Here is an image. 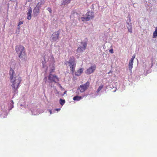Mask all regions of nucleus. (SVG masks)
Masks as SVG:
<instances>
[{
	"label": "nucleus",
	"instance_id": "nucleus-1",
	"mask_svg": "<svg viewBox=\"0 0 157 157\" xmlns=\"http://www.w3.org/2000/svg\"><path fill=\"white\" fill-rule=\"evenodd\" d=\"M15 50L18 55L19 57L22 59L26 58L25 53L24 47L21 45H17L16 46Z\"/></svg>",
	"mask_w": 157,
	"mask_h": 157
},
{
	"label": "nucleus",
	"instance_id": "nucleus-2",
	"mask_svg": "<svg viewBox=\"0 0 157 157\" xmlns=\"http://www.w3.org/2000/svg\"><path fill=\"white\" fill-rule=\"evenodd\" d=\"M21 81V78L19 76H17L14 78H12L10 79L12 83V87L15 90L17 89Z\"/></svg>",
	"mask_w": 157,
	"mask_h": 157
},
{
	"label": "nucleus",
	"instance_id": "nucleus-3",
	"mask_svg": "<svg viewBox=\"0 0 157 157\" xmlns=\"http://www.w3.org/2000/svg\"><path fill=\"white\" fill-rule=\"evenodd\" d=\"M89 85V83L88 82L83 85H80L78 88L77 92V94H79L81 93L84 92L88 87Z\"/></svg>",
	"mask_w": 157,
	"mask_h": 157
},
{
	"label": "nucleus",
	"instance_id": "nucleus-4",
	"mask_svg": "<svg viewBox=\"0 0 157 157\" xmlns=\"http://www.w3.org/2000/svg\"><path fill=\"white\" fill-rule=\"evenodd\" d=\"M43 1H41L39 2L34 8L33 11V15L35 16H36L38 15L40 12V8L41 6L44 4Z\"/></svg>",
	"mask_w": 157,
	"mask_h": 157
},
{
	"label": "nucleus",
	"instance_id": "nucleus-5",
	"mask_svg": "<svg viewBox=\"0 0 157 157\" xmlns=\"http://www.w3.org/2000/svg\"><path fill=\"white\" fill-rule=\"evenodd\" d=\"M66 65H69L71 69V70L73 73L75 70V63L74 60L73 58H71L69 60V61H67L65 63Z\"/></svg>",
	"mask_w": 157,
	"mask_h": 157
},
{
	"label": "nucleus",
	"instance_id": "nucleus-6",
	"mask_svg": "<svg viewBox=\"0 0 157 157\" xmlns=\"http://www.w3.org/2000/svg\"><path fill=\"white\" fill-rule=\"evenodd\" d=\"M86 46L87 43L86 42H82L77 49V52L78 53L83 52L85 50Z\"/></svg>",
	"mask_w": 157,
	"mask_h": 157
},
{
	"label": "nucleus",
	"instance_id": "nucleus-7",
	"mask_svg": "<svg viewBox=\"0 0 157 157\" xmlns=\"http://www.w3.org/2000/svg\"><path fill=\"white\" fill-rule=\"evenodd\" d=\"M96 66L93 65L91 66L85 71V73L87 75H89L94 73L96 69Z\"/></svg>",
	"mask_w": 157,
	"mask_h": 157
},
{
	"label": "nucleus",
	"instance_id": "nucleus-8",
	"mask_svg": "<svg viewBox=\"0 0 157 157\" xmlns=\"http://www.w3.org/2000/svg\"><path fill=\"white\" fill-rule=\"evenodd\" d=\"M59 33L57 31L54 33L51 36V40L52 41H56L59 39Z\"/></svg>",
	"mask_w": 157,
	"mask_h": 157
},
{
	"label": "nucleus",
	"instance_id": "nucleus-9",
	"mask_svg": "<svg viewBox=\"0 0 157 157\" xmlns=\"http://www.w3.org/2000/svg\"><path fill=\"white\" fill-rule=\"evenodd\" d=\"M48 79L50 82H57L59 81L58 78L56 75L50 74L48 77Z\"/></svg>",
	"mask_w": 157,
	"mask_h": 157
},
{
	"label": "nucleus",
	"instance_id": "nucleus-10",
	"mask_svg": "<svg viewBox=\"0 0 157 157\" xmlns=\"http://www.w3.org/2000/svg\"><path fill=\"white\" fill-rule=\"evenodd\" d=\"M135 58V55H133L132 58L130 59L129 61V63L128 64V67L130 71V72H132V69L133 67V60Z\"/></svg>",
	"mask_w": 157,
	"mask_h": 157
},
{
	"label": "nucleus",
	"instance_id": "nucleus-11",
	"mask_svg": "<svg viewBox=\"0 0 157 157\" xmlns=\"http://www.w3.org/2000/svg\"><path fill=\"white\" fill-rule=\"evenodd\" d=\"M45 60L47 61H49L52 63L54 61V58L50 54L49 55L45 56Z\"/></svg>",
	"mask_w": 157,
	"mask_h": 157
},
{
	"label": "nucleus",
	"instance_id": "nucleus-12",
	"mask_svg": "<svg viewBox=\"0 0 157 157\" xmlns=\"http://www.w3.org/2000/svg\"><path fill=\"white\" fill-rule=\"evenodd\" d=\"M86 16L88 17L89 21L91 19H92L94 17L93 13L92 12H89L86 13Z\"/></svg>",
	"mask_w": 157,
	"mask_h": 157
},
{
	"label": "nucleus",
	"instance_id": "nucleus-13",
	"mask_svg": "<svg viewBox=\"0 0 157 157\" xmlns=\"http://www.w3.org/2000/svg\"><path fill=\"white\" fill-rule=\"evenodd\" d=\"M9 74L10 75V79H12V78H14L15 77H16L15 76L14 71L12 68H11L10 69Z\"/></svg>",
	"mask_w": 157,
	"mask_h": 157
},
{
	"label": "nucleus",
	"instance_id": "nucleus-14",
	"mask_svg": "<svg viewBox=\"0 0 157 157\" xmlns=\"http://www.w3.org/2000/svg\"><path fill=\"white\" fill-rule=\"evenodd\" d=\"M32 13V9L31 8L29 9L28 12L27 13V18L28 20H30L31 18V14Z\"/></svg>",
	"mask_w": 157,
	"mask_h": 157
},
{
	"label": "nucleus",
	"instance_id": "nucleus-15",
	"mask_svg": "<svg viewBox=\"0 0 157 157\" xmlns=\"http://www.w3.org/2000/svg\"><path fill=\"white\" fill-rule=\"evenodd\" d=\"M79 20L82 21H89L88 17H87L86 16V15L84 16L83 15V16L82 17L79 18Z\"/></svg>",
	"mask_w": 157,
	"mask_h": 157
},
{
	"label": "nucleus",
	"instance_id": "nucleus-16",
	"mask_svg": "<svg viewBox=\"0 0 157 157\" xmlns=\"http://www.w3.org/2000/svg\"><path fill=\"white\" fill-rule=\"evenodd\" d=\"M128 26H127V28L128 29V30L129 32L130 33H132V24L130 23L129 24L128 23Z\"/></svg>",
	"mask_w": 157,
	"mask_h": 157
},
{
	"label": "nucleus",
	"instance_id": "nucleus-17",
	"mask_svg": "<svg viewBox=\"0 0 157 157\" xmlns=\"http://www.w3.org/2000/svg\"><path fill=\"white\" fill-rule=\"evenodd\" d=\"M82 97L81 96H76L75 97H74L73 98V100L75 101H79L80 100V99H82Z\"/></svg>",
	"mask_w": 157,
	"mask_h": 157
},
{
	"label": "nucleus",
	"instance_id": "nucleus-18",
	"mask_svg": "<svg viewBox=\"0 0 157 157\" xmlns=\"http://www.w3.org/2000/svg\"><path fill=\"white\" fill-rule=\"evenodd\" d=\"M152 37L153 38H157V28H155V31L153 32Z\"/></svg>",
	"mask_w": 157,
	"mask_h": 157
},
{
	"label": "nucleus",
	"instance_id": "nucleus-19",
	"mask_svg": "<svg viewBox=\"0 0 157 157\" xmlns=\"http://www.w3.org/2000/svg\"><path fill=\"white\" fill-rule=\"evenodd\" d=\"M71 0H63L62 5H65L69 3Z\"/></svg>",
	"mask_w": 157,
	"mask_h": 157
},
{
	"label": "nucleus",
	"instance_id": "nucleus-20",
	"mask_svg": "<svg viewBox=\"0 0 157 157\" xmlns=\"http://www.w3.org/2000/svg\"><path fill=\"white\" fill-rule=\"evenodd\" d=\"M65 103V100H63L62 99H60V103L62 105H63Z\"/></svg>",
	"mask_w": 157,
	"mask_h": 157
},
{
	"label": "nucleus",
	"instance_id": "nucleus-21",
	"mask_svg": "<svg viewBox=\"0 0 157 157\" xmlns=\"http://www.w3.org/2000/svg\"><path fill=\"white\" fill-rule=\"evenodd\" d=\"M103 88V85L100 86L99 87L97 90V92H99Z\"/></svg>",
	"mask_w": 157,
	"mask_h": 157
},
{
	"label": "nucleus",
	"instance_id": "nucleus-22",
	"mask_svg": "<svg viewBox=\"0 0 157 157\" xmlns=\"http://www.w3.org/2000/svg\"><path fill=\"white\" fill-rule=\"evenodd\" d=\"M83 69L82 68H80L78 70V71L81 74L83 72Z\"/></svg>",
	"mask_w": 157,
	"mask_h": 157
},
{
	"label": "nucleus",
	"instance_id": "nucleus-23",
	"mask_svg": "<svg viewBox=\"0 0 157 157\" xmlns=\"http://www.w3.org/2000/svg\"><path fill=\"white\" fill-rule=\"evenodd\" d=\"M81 74L79 73V72H78V71H77L75 73L76 75L78 76L80 75H81Z\"/></svg>",
	"mask_w": 157,
	"mask_h": 157
},
{
	"label": "nucleus",
	"instance_id": "nucleus-24",
	"mask_svg": "<svg viewBox=\"0 0 157 157\" xmlns=\"http://www.w3.org/2000/svg\"><path fill=\"white\" fill-rule=\"evenodd\" d=\"M81 74L79 73V72H78V71H77L75 73L76 75L78 76L80 75H81Z\"/></svg>",
	"mask_w": 157,
	"mask_h": 157
},
{
	"label": "nucleus",
	"instance_id": "nucleus-25",
	"mask_svg": "<svg viewBox=\"0 0 157 157\" xmlns=\"http://www.w3.org/2000/svg\"><path fill=\"white\" fill-rule=\"evenodd\" d=\"M47 10L50 13H51L52 12V10L51 8H48L47 9Z\"/></svg>",
	"mask_w": 157,
	"mask_h": 157
},
{
	"label": "nucleus",
	"instance_id": "nucleus-26",
	"mask_svg": "<svg viewBox=\"0 0 157 157\" xmlns=\"http://www.w3.org/2000/svg\"><path fill=\"white\" fill-rule=\"evenodd\" d=\"M23 21H20L19 22L18 25V26H19L20 25L22 24H23Z\"/></svg>",
	"mask_w": 157,
	"mask_h": 157
},
{
	"label": "nucleus",
	"instance_id": "nucleus-27",
	"mask_svg": "<svg viewBox=\"0 0 157 157\" xmlns=\"http://www.w3.org/2000/svg\"><path fill=\"white\" fill-rule=\"evenodd\" d=\"M109 52L111 53H113V49L110 50Z\"/></svg>",
	"mask_w": 157,
	"mask_h": 157
},
{
	"label": "nucleus",
	"instance_id": "nucleus-28",
	"mask_svg": "<svg viewBox=\"0 0 157 157\" xmlns=\"http://www.w3.org/2000/svg\"><path fill=\"white\" fill-rule=\"evenodd\" d=\"M54 69V68L53 66H52V71L50 72H52Z\"/></svg>",
	"mask_w": 157,
	"mask_h": 157
},
{
	"label": "nucleus",
	"instance_id": "nucleus-29",
	"mask_svg": "<svg viewBox=\"0 0 157 157\" xmlns=\"http://www.w3.org/2000/svg\"><path fill=\"white\" fill-rule=\"evenodd\" d=\"M48 111H49V112L50 113V114H52V112L51 110H49Z\"/></svg>",
	"mask_w": 157,
	"mask_h": 157
},
{
	"label": "nucleus",
	"instance_id": "nucleus-30",
	"mask_svg": "<svg viewBox=\"0 0 157 157\" xmlns=\"http://www.w3.org/2000/svg\"><path fill=\"white\" fill-rule=\"evenodd\" d=\"M56 111H60V109H59H59H56Z\"/></svg>",
	"mask_w": 157,
	"mask_h": 157
},
{
	"label": "nucleus",
	"instance_id": "nucleus-31",
	"mask_svg": "<svg viewBox=\"0 0 157 157\" xmlns=\"http://www.w3.org/2000/svg\"><path fill=\"white\" fill-rule=\"evenodd\" d=\"M45 63V62L44 61L42 62V64L43 65H44V64Z\"/></svg>",
	"mask_w": 157,
	"mask_h": 157
},
{
	"label": "nucleus",
	"instance_id": "nucleus-32",
	"mask_svg": "<svg viewBox=\"0 0 157 157\" xmlns=\"http://www.w3.org/2000/svg\"><path fill=\"white\" fill-rule=\"evenodd\" d=\"M112 73V72L111 71H110L108 73V74H109L110 73Z\"/></svg>",
	"mask_w": 157,
	"mask_h": 157
},
{
	"label": "nucleus",
	"instance_id": "nucleus-33",
	"mask_svg": "<svg viewBox=\"0 0 157 157\" xmlns=\"http://www.w3.org/2000/svg\"><path fill=\"white\" fill-rule=\"evenodd\" d=\"M59 87L61 88H62V87L61 86H60V84H59Z\"/></svg>",
	"mask_w": 157,
	"mask_h": 157
},
{
	"label": "nucleus",
	"instance_id": "nucleus-34",
	"mask_svg": "<svg viewBox=\"0 0 157 157\" xmlns=\"http://www.w3.org/2000/svg\"><path fill=\"white\" fill-rule=\"evenodd\" d=\"M32 0H28V2H31Z\"/></svg>",
	"mask_w": 157,
	"mask_h": 157
},
{
	"label": "nucleus",
	"instance_id": "nucleus-35",
	"mask_svg": "<svg viewBox=\"0 0 157 157\" xmlns=\"http://www.w3.org/2000/svg\"><path fill=\"white\" fill-rule=\"evenodd\" d=\"M18 29H20V27H18Z\"/></svg>",
	"mask_w": 157,
	"mask_h": 157
}]
</instances>
